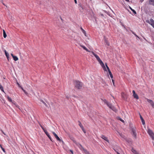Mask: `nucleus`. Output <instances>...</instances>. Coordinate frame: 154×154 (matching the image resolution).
Here are the masks:
<instances>
[{
  "instance_id": "412c9836",
  "label": "nucleus",
  "mask_w": 154,
  "mask_h": 154,
  "mask_svg": "<svg viewBox=\"0 0 154 154\" xmlns=\"http://www.w3.org/2000/svg\"><path fill=\"white\" fill-rule=\"evenodd\" d=\"M8 100L10 102H12V103L13 104L14 103V102H12V100H11V98L9 97H8Z\"/></svg>"
},
{
  "instance_id": "7ed1b4c3",
  "label": "nucleus",
  "mask_w": 154,
  "mask_h": 154,
  "mask_svg": "<svg viewBox=\"0 0 154 154\" xmlns=\"http://www.w3.org/2000/svg\"><path fill=\"white\" fill-rule=\"evenodd\" d=\"M130 129L132 131V134L136 139L137 138V133L136 132V128L134 126L130 125Z\"/></svg>"
},
{
  "instance_id": "6ab92c4d",
  "label": "nucleus",
  "mask_w": 154,
  "mask_h": 154,
  "mask_svg": "<svg viewBox=\"0 0 154 154\" xmlns=\"http://www.w3.org/2000/svg\"><path fill=\"white\" fill-rule=\"evenodd\" d=\"M133 96L134 98L137 99H138L139 97L137 95L135 94L133 95Z\"/></svg>"
},
{
  "instance_id": "49530a36",
  "label": "nucleus",
  "mask_w": 154,
  "mask_h": 154,
  "mask_svg": "<svg viewBox=\"0 0 154 154\" xmlns=\"http://www.w3.org/2000/svg\"><path fill=\"white\" fill-rule=\"evenodd\" d=\"M0 146L1 148V149H2V148H3V147L2 146V145H1V144H0Z\"/></svg>"
},
{
  "instance_id": "ea45409f",
  "label": "nucleus",
  "mask_w": 154,
  "mask_h": 154,
  "mask_svg": "<svg viewBox=\"0 0 154 154\" xmlns=\"http://www.w3.org/2000/svg\"><path fill=\"white\" fill-rule=\"evenodd\" d=\"M2 150L4 152H5V149L3 148H2Z\"/></svg>"
},
{
  "instance_id": "f257e3e1",
  "label": "nucleus",
  "mask_w": 154,
  "mask_h": 154,
  "mask_svg": "<svg viewBox=\"0 0 154 154\" xmlns=\"http://www.w3.org/2000/svg\"><path fill=\"white\" fill-rule=\"evenodd\" d=\"M91 53L92 54L95 56L96 58L97 59V61L102 66V67L103 69V70L105 71H106V69L104 66V64L103 63L102 61L100 60L99 57L96 54H95L94 52L92 51Z\"/></svg>"
},
{
  "instance_id": "ddd939ff",
  "label": "nucleus",
  "mask_w": 154,
  "mask_h": 154,
  "mask_svg": "<svg viewBox=\"0 0 154 154\" xmlns=\"http://www.w3.org/2000/svg\"><path fill=\"white\" fill-rule=\"evenodd\" d=\"M122 97L124 99V100H125L127 98V96H126V95L125 94H124V93H122Z\"/></svg>"
},
{
  "instance_id": "79ce46f5",
  "label": "nucleus",
  "mask_w": 154,
  "mask_h": 154,
  "mask_svg": "<svg viewBox=\"0 0 154 154\" xmlns=\"http://www.w3.org/2000/svg\"><path fill=\"white\" fill-rule=\"evenodd\" d=\"M74 1H75V4H77V2L76 0H74Z\"/></svg>"
},
{
  "instance_id": "0eeeda50",
  "label": "nucleus",
  "mask_w": 154,
  "mask_h": 154,
  "mask_svg": "<svg viewBox=\"0 0 154 154\" xmlns=\"http://www.w3.org/2000/svg\"><path fill=\"white\" fill-rule=\"evenodd\" d=\"M44 131V132L45 134L50 139V140L52 142H53V141L52 140L50 136V135L49 133H48V132L45 129Z\"/></svg>"
},
{
  "instance_id": "4be33fe9",
  "label": "nucleus",
  "mask_w": 154,
  "mask_h": 154,
  "mask_svg": "<svg viewBox=\"0 0 154 154\" xmlns=\"http://www.w3.org/2000/svg\"><path fill=\"white\" fill-rule=\"evenodd\" d=\"M78 122H79V125L80 126V128L82 129L84 127H83V125H82V124H81V122H80L79 121Z\"/></svg>"
},
{
  "instance_id": "09e8293b",
  "label": "nucleus",
  "mask_w": 154,
  "mask_h": 154,
  "mask_svg": "<svg viewBox=\"0 0 154 154\" xmlns=\"http://www.w3.org/2000/svg\"><path fill=\"white\" fill-rule=\"evenodd\" d=\"M127 2H129V0H125Z\"/></svg>"
},
{
  "instance_id": "4468645a",
  "label": "nucleus",
  "mask_w": 154,
  "mask_h": 154,
  "mask_svg": "<svg viewBox=\"0 0 154 154\" xmlns=\"http://www.w3.org/2000/svg\"><path fill=\"white\" fill-rule=\"evenodd\" d=\"M131 151L134 154H140L138 152H137L135 150H134L133 148L132 149Z\"/></svg>"
},
{
  "instance_id": "a19ab883",
  "label": "nucleus",
  "mask_w": 154,
  "mask_h": 154,
  "mask_svg": "<svg viewBox=\"0 0 154 154\" xmlns=\"http://www.w3.org/2000/svg\"><path fill=\"white\" fill-rule=\"evenodd\" d=\"M70 152H71V153L72 154H73V151L72 150H70Z\"/></svg>"
},
{
  "instance_id": "603ef678",
  "label": "nucleus",
  "mask_w": 154,
  "mask_h": 154,
  "mask_svg": "<svg viewBox=\"0 0 154 154\" xmlns=\"http://www.w3.org/2000/svg\"><path fill=\"white\" fill-rule=\"evenodd\" d=\"M134 35H135L136 37H138V36H137V35H135V34H134Z\"/></svg>"
},
{
  "instance_id": "c85d7f7f",
  "label": "nucleus",
  "mask_w": 154,
  "mask_h": 154,
  "mask_svg": "<svg viewBox=\"0 0 154 154\" xmlns=\"http://www.w3.org/2000/svg\"><path fill=\"white\" fill-rule=\"evenodd\" d=\"M39 125L42 128V129L43 130V131L45 129V128H44L41 124H39Z\"/></svg>"
},
{
  "instance_id": "5fc2aeb1",
  "label": "nucleus",
  "mask_w": 154,
  "mask_h": 154,
  "mask_svg": "<svg viewBox=\"0 0 154 154\" xmlns=\"http://www.w3.org/2000/svg\"><path fill=\"white\" fill-rule=\"evenodd\" d=\"M134 35H135L136 37H138V36H137V35H135V34H134Z\"/></svg>"
},
{
  "instance_id": "c756f323",
  "label": "nucleus",
  "mask_w": 154,
  "mask_h": 154,
  "mask_svg": "<svg viewBox=\"0 0 154 154\" xmlns=\"http://www.w3.org/2000/svg\"><path fill=\"white\" fill-rule=\"evenodd\" d=\"M105 65L106 66V67L108 69V71H110L109 67H108V66H107V63H105Z\"/></svg>"
},
{
  "instance_id": "9b49d317",
  "label": "nucleus",
  "mask_w": 154,
  "mask_h": 154,
  "mask_svg": "<svg viewBox=\"0 0 154 154\" xmlns=\"http://www.w3.org/2000/svg\"><path fill=\"white\" fill-rule=\"evenodd\" d=\"M149 4L154 6V0H149Z\"/></svg>"
},
{
  "instance_id": "1a4fd4ad",
  "label": "nucleus",
  "mask_w": 154,
  "mask_h": 154,
  "mask_svg": "<svg viewBox=\"0 0 154 154\" xmlns=\"http://www.w3.org/2000/svg\"><path fill=\"white\" fill-rule=\"evenodd\" d=\"M101 138L106 140V141H107V142H109V141L108 140L107 138L104 135H102L101 137Z\"/></svg>"
},
{
  "instance_id": "bb28decb",
  "label": "nucleus",
  "mask_w": 154,
  "mask_h": 154,
  "mask_svg": "<svg viewBox=\"0 0 154 154\" xmlns=\"http://www.w3.org/2000/svg\"><path fill=\"white\" fill-rule=\"evenodd\" d=\"M147 101L149 103H152V102H153L152 100H149V99H147Z\"/></svg>"
},
{
  "instance_id": "2f4dec72",
  "label": "nucleus",
  "mask_w": 154,
  "mask_h": 154,
  "mask_svg": "<svg viewBox=\"0 0 154 154\" xmlns=\"http://www.w3.org/2000/svg\"><path fill=\"white\" fill-rule=\"evenodd\" d=\"M23 91L24 92L25 94L26 95H27L28 94V93L27 92H26L25 90H23Z\"/></svg>"
},
{
  "instance_id": "aec40b11",
  "label": "nucleus",
  "mask_w": 154,
  "mask_h": 154,
  "mask_svg": "<svg viewBox=\"0 0 154 154\" xmlns=\"http://www.w3.org/2000/svg\"><path fill=\"white\" fill-rule=\"evenodd\" d=\"M13 58L14 59V60L15 61L17 60L18 59V57L16 56H13Z\"/></svg>"
},
{
  "instance_id": "4c0bfd02",
  "label": "nucleus",
  "mask_w": 154,
  "mask_h": 154,
  "mask_svg": "<svg viewBox=\"0 0 154 154\" xmlns=\"http://www.w3.org/2000/svg\"><path fill=\"white\" fill-rule=\"evenodd\" d=\"M1 131L2 132V133L5 135H6L3 132V131L2 130H1Z\"/></svg>"
},
{
  "instance_id": "f704fd0d",
  "label": "nucleus",
  "mask_w": 154,
  "mask_h": 154,
  "mask_svg": "<svg viewBox=\"0 0 154 154\" xmlns=\"http://www.w3.org/2000/svg\"><path fill=\"white\" fill-rule=\"evenodd\" d=\"M17 84L19 88H20L21 87V85L18 82L17 83Z\"/></svg>"
},
{
  "instance_id": "c03bdc74",
  "label": "nucleus",
  "mask_w": 154,
  "mask_h": 154,
  "mask_svg": "<svg viewBox=\"0 0 154 154\" xmlns=\"http://www.w3.org/2000/svg\"><path fill=\"white\" fill-rule=\"evenodd\" d=\"M61 142L63 144L64 143V142L61 140Z\"/></svg>"
},
{
  "instance_id": "2eb2a0df",
  "label": "nucleus",
  "mask_w": 154,
  "mask_h": 154,
  "mask_svg": "<svg viewBox=\"0 0 154 154\" xmlns=\"http://www.w3.org/2000/svg\"><path fill=\"white\" fill-rule=\"evenodd\" d=\"M81 47H82L85 50H86V51H88V52H90V51H89L88 50L87 48H86L85 47V46H83V45H81Z\"/></svg>"
},
{
  "instance_id": "72a5a7b5",
  "label": "nucleus",
  "mask_w": 154,
  "mask_h": 154,
  "mask_svg": "<svg viewBox=\"0 0 154 154\" xmlns=\"http://www.w3.org/2000/svg\"><path fill=\"white\" fill-rule=\"evenodd\" d=\"M82 130L83 131V132L85 133H86V131H85V130L84 128H82Z\"/></svg>"
},
{
  "instance_id": "dca6fc26",
  "label": "nucleus",
  "mask_w": 154,
  "mask_h": 154,
  "mask_svg": "<svg viewBox=\"0 0 154 154\" xmlns=\"http://www.w3.org/2000/svg\"><path fill=\"white\" fill-rule=\"evenodd\" d=\"M3 37L4 38H6L7 37V35L6 34V33L5 32V30L4 29L3 30Z\"/></svg>"
},
{
  "instance_id": "e433bc0d",
  "label": "nucleus",
  "mask_w": 154,
  "mask_h": 154,
  "mask_svg": "<svg viewBox=\"0 0 154 154\" xmlns=\"http://www.w3.org/2000/svg\"><path fill=\"white\" fill-rule=\"evenodd\" d=\"M132 93H133V95L135 94L136 93L135 91L134 90H133L132 91Z\"/></svg>"
},
{
  "instance_id": "f3484780",
  "label": "nucleus",
  "mask_w": 154,
  "mask_h": 154,
  "mask_svg": "<svg viewBox=\"0 0 154 154\" xmlns=\"http://www.w3.org/2000/svg\"><path fill=\"white\" fill-rule=\"evenodd\" d=\"M80 29L82 32L86 36V33L85 31L84 30L82 27H81Z\"/></svg>"
},
{
  "instance_id": "f8f14e48",
  "label": "nucleus",
  "mask_w": 154,
  "mask_h": 154,
  "mask_svg": "<svg viewBox=\"0 0 154 154\" xmlns=\"http://www.w3.org/2000/svg\"><path fill=\"white\" fill-rule=\"evenodd\" d=\"M150 21L151 25L154 28V20L152 19H151Z\"/></svg>"
},
{
  "instance_id": "9d476101",
  "label": "nucleus",
  "mask_w": 154,
  "mask_h": 154,
  "mask_svg": "<svg viewBox=\"0 0 154 154\" xmlns=\"http://www.w3.org/2000/svg\"><path fill=\"white\" fill-rule=\"evenodd\" d=\"M140 118L141 120L142 124L143 125H144L145 124L144 120L143 118V117H142V116H141V115L140 114Z\"/></svg>"
},
{
  "instance_id": "a211bd4d",
  "label": "nucleus",
  "mask_w": 154,
  "mask_h": 154,
  "mask_svg": "<svg viewBox=\"0 0 154 154\" xmlns=\"http://www.w3.org/2000/svg\"><path fill=\"white\" fill-rule=\"evenodd\" d=\"M101 100L105 104H106V105H107V104H108L109 103L105 99L103 100V99H101Z\"/></svg>"
},
{
  "instance_id": "b1692460",
  "label": "nucleus",
  "mask_w": 154,
  "mask_h": 154,
  "mask_svg": "<svg viewBox=\"0 0 154 154\" xmlns=\"http://www.w3.org/2000/svg\"><path fill=\"white\" fill-rule=\"evenodd\" d=\"M108 72H109V74L110 75V77L111 78H112L113 77V76L112 75V73L111 72V71H108Z\"/></svg>"
},
{
  "instance_id": "58836bf2",
  "label": "nucleus",
  "mask_w": 154,
  "mask_h": 154,
  "mask_svg": "<svg viewBox=\"0 0 154 154\" xmlns=\"http://www.w3.org/2000/svg\"><path fill=\"white\" fill-rule=\"evenodd\" d=\"M115 151L117 153V154H120L116 150H115V149H114Z\"/></svg>"
},
{
  "instance_id": "864d4df0",
  "label": "nucleus",
  "mask_w": 154,
  "mask_h": 154,
  "mask_svg": "<svg viewBox=\"0 0 154 154\" xmlns=\"http://www.w3.org/2000/svg\"><path fill=\"white\" fill-rule=\"evenodd\" d=\"M134 35H135L136 37H138V36H137V35H135V34H134Z\"/></svg>"
},
{
  "instance_id": "3c124183",
  "label": "nucleus",
  "mask_w": 154,
  "mask_h": 154,
  "mask_svg": "<svg viewBox=\"0 0 154 154\" xmlns=\"http://www.w3.org/2000/svg\"><path fill=\"white\" fill-rule=\"evenodd\" d=\"M66 98L67 99H68L69 98V97L68 96H66Z\"/></svg>"
},
{
  "instance_id": "7c9ffc66",
  "label": "nucleus",
  "mask_w": 154,
  "mask_h": 154,
  "mask_svg": "<svg viewBox=\"0 0 154 154\" xmlns=\"http://www.w3.org/2000/svg\"><path fill=\"white\" fill-rule=\"evenodd\" d=\"M105 42L106 43V44L108 45L109 46V42L106 40H105Z\"/></svg>"
},
{
  "instance_id": "cd10ccee",
  "label": "nucleus",
  "mask_w": 154,
  "mask_h": 154,
  "mask_svg": "<svg viewBox=\"0 0 154 154\" xmlns=\"http://www.w3.org/2000/svg\"><path fill=\"white\" fill-rule=\"evenodd\" d=\"M41 101L45 106H48L43 101L41 100Z\"/></svg>"
},
{
  "instance_id": "20e7f679",
  "label": "nucleus",
  "mask_w": 154,
  "mask_h": 154,
  "mask_svg": "<svg viewBox=\"0 0 154 154\" xmlns=\"http://www.w3.org/2000/svg\"><path fill=\"white\" fill-rule=\"evenodd\" d=\"M147 132L152 139L154 140V134L152 131L150 129H148Z\"/></svg>"
},
{
  "instance_id": "a18cd8bd",
  "label": "nucleus",
  "mask_w": 154,
  "mask_h": 154,
  "mask_svg": "<svg viewBox=\"0 0 154 154\" xmlns=\"http://www.w3.org/2000/svg\"><path fill=\"white\" fill-rule=\"evenodd\" d=\"M11 55L12 57H13V56H14V55L12 54H11Z\"/></svg>"
},
{
  "instance_id": "5701e85b",
  "label": "nucleus",
  "mask_w": 154,
  "mask_h": 154,
  "mask_svg": "<svg viewBox=\"0 0 154 154\" xmlns=\"http://www.w3.org/2000/svg\"><path fill=\"white\" fill-rule=\"evenodd\" d=\"M130 9L132 11V12L134 13V14H136L137 13L136 11L134 9H132L131 7H129Z\"/></svg>"
},
{
  "instance_id": "423d86ee",
  "label": "nucleus",
  "mask_w": 154,
  "mask_h": 154,
  "mask_svg": "<svg viewBox=\"0 0 154 154\" xmlns=\"http://www.w3.org/2000/svg\"><path fill=\"white\" fill-rule=\"evenodd\" d=\"M52 133L57 140L60 142H61V140L58 137L57 135L54 132H52Z\"/></svg>"
},
{
  "instance_id": "8fccbe9b",
  "label": "nucleus",
  "mask_w": 154,
  "mask_h": 154,
  "mask_svg": "<svg viewBox=\"0 0 154 154\" xmlns=\"http://www.w3.org/2000/svg\"><path fill=\"white\" fill-rule=\"evenodd\" d=\"M112 81L113 82V85H114V80L112 79Z\"/></svg>"
},
{
  "instance_id": "6e6d98bb",
  "label": "nucleus",
  "mask_w": 154,
  "mask_h": 154,
  "mask_svg": "<svg viewBox=\"0 0 154 154\" xmlns=\"http://www.w3.org/2000/svg\"><path fill=\"white\" fill-rule=\"evenodd\" d=\"M73 141H74V142H75V140H73Z\"/></svg>"
},
{
  "instance_id": "37998d69",
  "label": "nucleus",
  "mask_w": 154,
  "mask_h": 154,
  "mask_svg": "<svg viewBox=\"0 0 154 154\" xmlns=\"http://www.w3.org/2000/svg\"><path fill=\"white\" fill-rule=\"evenodd\" d=\"M20 88H21L23 91V90H24V89L21 86Z\"/></svg>"
},
{
  "instance_id": "473e14b6",
  "label": "nucleus",
  "mask_w": 154,
  "mask_h": 154,
  "mask_svg": "<svg viewBox=\"0 0 154 154\" xmlns=\"http://www.w3.org/2000/svg\"><path fill=\"white\" fill-rule=\"evenodd\" d=\"M151 104L152 106V107H154V103H153V102L152 103H151Z\"/></svg>"
},
{
  "instance_id": "6e6552de",
  "label": "nucleus",
  "mask_w": 154,
  "mask_h": 154,
  "mask_svg": "<svg viewBox=\"0 0 154 154\" xmlns=\"http://www.w3.org/2000/svg\"><path fill=\"white\" fill-rule=\"evenodd\" d=\"M80 145L81 147V150H83L86 154H89V152L86 149H84L81 145L80 144Z\"/></svg>"
},
{
  "instance_id": "393cba45",
  "label": "nucleus",
  "mask_w": 154,
  "mask_h": 154,
  "mask_svg": "<svg viewBox=\"0 0 154 154\" xmlns=\"http://www.w3.org/2000/svg\"><path fill=\"white\" fill-rule=\"evenodd\" d=\"M117 119L118 120L121 121H122L123 122H124V121L123 120H122L120 117H118L117 118Z\"/></svg>"
},
{
  "instance_id": "de8ad7c7",
  "label": "nucleus",
  "mask_w": 154,
  "mask_h": 154,
  "mask_svg": "<svg viewBox=\"0 0 154 154\" xmlns=\"http://www.w3.org/2000/svg\"><path fill=\"white\" fill-rule=\"evenodd\" d=\"M4 52H5V54L6 53H7V52L6 51V50H4Z\"/></svg>"
},
{
  "instance_id": "c9c22d12",
  "label": "nucleus",
  "mask_w": 154,
  "mask_h": 154,
  "mask_svg": "<svg viewBox=\"0 0 154 154\" xmlns=\"http://www.w3.org/2000/svg\"><path fill=\"white\" fill-rule=\"evenodd\" d=\"M15 105V106L17 107H18V108H19V106L17 105H16L15 104V103H13Z\"/></svg>"
},
{
  "instance_id": "f03ea898",
  "label": "nucleus",
  "mask_w": 154,
  "mask_h": 154,
  "mask_svg": "<svg viewBox=\"0 0 154 154\" xmlns=\"http://www.w3.org/2000/svg\"><path fill=\"white\" fill-rule=\"evenodd\" d=\"M74 84L75 87L79 89H82L83 86V84L82 83L78 81L75 80L74 81Z\"/></svg>"
},
{
  "instance_id": "a878e982",
  "label": "nucleus",
  "mask_w": 154,
  "mask_h": 154,
  "mask_svg": "<svg viewBox=\"0 0 154 154\" xmlns=\"http://www.w3.org/2000/svg\"><path fill=\"white\" fill-rule=\"evenodd\" d=\"M5 54L7 58L8 59L9 56V54L8 52L6 53H5Z\"/></svg>"
},
{
  "instance_id": "39448f33",
  "label": "nucleus",
  "mask_w": 154,
  "mask_h": 154,
  "mask_svg": "<svg viewBox=\"0 0 154 154\" xmlns=\"http://www.w3.org/2000/svg\"><path fill=\"white\" fill-rule=\"evenodd\" d=\"M107 105L109 107V108L112 109L113 111L115 112L116 111V109L114 106H112L111 104L109 103L108 104H107Z\"/></svg>"
}]
</instances>
